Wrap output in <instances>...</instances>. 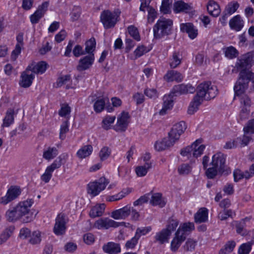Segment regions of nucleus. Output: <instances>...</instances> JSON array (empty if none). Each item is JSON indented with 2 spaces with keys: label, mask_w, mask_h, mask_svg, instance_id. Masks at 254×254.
I'll return each instance as SVG.
<instances>
[{
  "label": "nucleus",
  "mask_w": 254,
  "mask_h": 254,
  "mask_svg": "<svg viewBox=\"0 0 254 254\" xmlns=\"http://www.w3.org/2000/svg\"><path fill=\"white\" fill-rule=\"evenodd\" d=\"M242 78L237 81L234 89L235 93V97H238L241 103V107H250L251 104L250 98L244 94L245 90L248 87V83L244 82L243 77L245 76L243 72L241 73Z\"/></svg>",
  "instance_id": "39448f33"
},
{
  "label": "nucleus",
  "mask_w": 254,
  "mask_h": 254,
  "mask_svg": "<svg viewBox=\"0 0 254 254\" xmlns=\"http://www.w3.org/2000/svg\"><path fill=\"white\" fill-rule=\"evenodd\" d=\"M238 7V3H229L226 6L224 11L229 15H231L237 10Z\"/></svg>",
  "instance_id": "774afa93"
},
{
  "label": "nucleus",
  "mask_w": 254,
  "mask_h": 254,
  "mask_svg": "<svg viewBox=\"0 0 254 254\" xmlns=\"http://www.w3.org/2000/svg\"><path fill=\"white\" fill-rule=\"evenodd\" d=\"M194 229V225L192 222H187L181 224L176 232L179 231V234L184 236L185 239L192 231Z\"/></svg>",
  "instance_id": "4be33fe9"
},
{
  "label": "nucleus",
  "mask_w": 254,
  "mask_h": 254,
  "mask_svg": "<svg viewBox=\"0 0 254 254\" xmlns=\"http://www.w3.org/2000/svg\"><path fill=\"white\" fill-rule=\"evenodd\" d=\"M59 154L58 149L55 147H49L44 151L43 157L47 160L55 158Z\"/></svg>",
  "instance_id": "473e14b6"
},
{
  "label": "nucleus",
  "mask_w": 254,
  "mask_h": 254,
  "mask_svg": "<svg viewBox=\"0 0 254 254\" xmlns=\"http://www.w3.org/2000/svg\"><path fill=\"white\" fill-rule=\"evenodd\" d=\"M172 0H163L160 7V10L164 14H167L170 12Z\"/></svg>",
  "instance_id": "3c124183"
},
{
  "label": "nucleus",
  "mask_w": 254,
  "mask_h": 254,
  "mask_svg": "<svg viewBox=\"0 0 254 254\" xmlns=\"http://www.w3.org/2000/svg\"><path fill=\"white\" fill-rule=\"evenodd\" d=\"M164 78L167 82L173 81L181 82L183 80V76L181 73L177 71L172 70L168 71L164 75Z\"/></svg>",
  "instance_id": "c85d7f7f"
},
{
  "label": "nucleus",
  "mask_w": 254,
  "mask_h": 254,
  "mask_svg": "<svg viewBox=\"0 0 254 254\" xmlns=\"http://www.w3.org/2000/svg\"><path fill=\"white\" fill-rule=\"evenodd\" d=\"M208 212L207 208L203 207L199 209L194 214V221L196 223H204L208 220Z\"/></svg>",
  "instance_id": "5701e85b"
},
{
  "label": "nucleus",
  "mask_w": 254,
  "mask_h": 254,
  "mask_svg": "<svg viewBox=\"0 0 254 254\" xmlns=\"http://www.w3.org/2000/svg\"><path fill=\"white\" fill-rule=\"evenodd\" d=\"M171 234L168 231L167 229H163L161 231L156 233L154 237L155 242H158L162 245L165 243L168 242Z\"/></svg>",
  "instance_id": "a878e982"
},
{
  "label": "nucleus",
  "mask_w": 254,
  "mask_h": 254,
  "mask_svg": "<svg viewBox=\"0 0 254 254\" xmlns=\"http://www.w3.org/2000/svg\"><path fill=\"white\" fill-rule=\"evenodd\" d=\"M245 134L254 133V119L249 120L243 128Z\"/></svg>",
  "instance_id": "4d7b16f0"
},
{
  "label": "nucleus",
  "mask_w": 254,
  "mask_h": 254,
  "mask_svg": "<svg viewBox=\"0 0 254 254\" xmlns=\"http://www.w3.org/2000/svg\"><path fill=\"white\" fill-rule=\"evenodd\" d=\"M181 63V59L179 57V54L174 52L170 59V66L171 68H176Z\"/></svg>",
  "instance_id": "37998d69"
},
{
  "label": "nucleus",
  "mask_w": 254,
  "mask_h": 254,
  "mask_svg": "<svg viewBox=\"0 0 254 254\" xmlns=\"http://www.w3.org/2000/svg\"><path fill=\"white\" fill-rule=\"evenodd\" d=\"M94 59V54L88 55L81 58L76 66L77 70L81 72L89 69L93 64Z\"/></svg>",
  "instance_id": "4468645a"
},
{
  "label": "nucleus",
  "mask_w": 254,
  "mask_h": 254,
  "mask_svg": "<svg viewBox=\"0 0 254 254\" xmlns=\"http://www.w3.org/2000/svg\"><path fill=\"white\" fill-rule=\"evenodd\" d=\"M234 181L236 182L240 180L245 178L246 179V172H243L239 169L235 170L233 172Z\"/></svg>",
  "instance_id": "0e129e2a"
},
{
  "label": "nucleus",
  "mask_w": 254,
  "mask_h": 254,
  "mask_svg": "<svg viewBox=\"0 0 254 254\" xmlns=\"http://www.w3.org/2000/svg\"><path fill=\"white\" fill-rule=\"evenodd\" d=\"M252 245L250 243L243 244L240 246L238 250L239 254H248L252 249Z\"/></svg>",
  "instance_id": "bf43d9fd"
},
{
  "label": "nucleus",
  "mask_w": 254,
  "mask_h": 254,
  "mask_svg": "<svg viewBox=\"0 0 254 254\" xmlns=\"http://www.w3.org/2000/svg\"><path fill=\"white\" fill-rule=\"evenodd\" d=\"M252 61L253 56L250 53L243 55L240 59L238 60L236 64V67L238 70H241L238 80L242 78L241 73L243 72L245 74V76L243 77L244 82L249 83L251 81L254 83V73L247 69Z\"/></svg>",
  "instance_id": "f03ea898"
},
{
  "label": "nucleus",
  "mask_w": 254,
  "mask_h": 254,
  "mask_svg": "<svg viewBox=\"0 0 254 254\" xmlns=\"http://www.w3.org/2000/svg\"><path fill=\"white\" fill-rule=\"evenodd\" d=\"M186 128L187 126L184 122L176 124L168 133V138H164L160 141H156L154 145L155 149L160 151L173 146Z\"/></svg>",
  "instance_id": "f257e3e1"
},
{
  "label": "nucleus",
  "mask_w": 254,
  "mask_h": 254,
  "mask_svg": "<svg viewBox=\"0 0 254 254\" xmlns=\"http://www.w3.org/2000/svg\"><path fill=\"white\" fill-rule=\"evenodd\" d=\"M229 25L231 29L240 31L244 27V21L239 15H237L229 21Z\"/></svg>",
  "instance_id": "393cba45"
},
{
  "label": "nucleus",
  "mask_w": 254,
  "mask_h": 254,
  "mask_svg": "<svg viewBox=\"0 0 254 254\" xmlns=\"http://www.w3.org/2000/svg\"><path fill=\"white\" fill-rule=\"evenodd\" d=\"M111 149L107 147H103L99 152V157L101 161L106 160L111 155Z\"/></svg>",
  "instance_id": "603ef678"
},
{
  "label": "nucleus",
  "mask_w": 254,
  "mask_h": 254,
  "mask_svg": "<svg viewBox=\"0 0 254 254\" xmlns=\"http://www.w3.org/2000/svg\"><path fill=\"white\" fill-rule=\"evenodd\" d=\"M116 119V116H106L103 119L102 124V127L108 130L110 128L111 125L114 122Z\"/></svg>",
  "instance_id": "79ce46f5"
},
{
  "label": "nucleus",
  "mask_w": 254,
  "mask_h": 254,
  "mask_svg": "<svg viewBox=\"0 0 254 254\" xmlns=\"http://www.w3.org/2000/svg\"><path fill=\"white\" fill-rule=\"evenodd\" d=\"M48 66V64L45 62L41 61L37 64L33 63L27 67L33 74H42L45 72Z\"/></svg>",
  "instance_id": "6ab92c4d"
},
{
  "label": "nucleus",
  "mask_w": 254,
  "mask_h": 254,
  "mask_svg": "<svg viewBox=\"0 0 254 254\" xmlns=\"http://www.w3.org/2000/svg\"><path fill=\"white\" fill-rule=\"evenodd\" d=\"M192 7L190 4L185 3L181 0H176L174 3L173 9L175 13L184 12L188 13L191 10Z\"/></svg>",
  "instance_id": "412c9836"
},
{
  "label": "nucleus",
  "mask_w": 254,
  "mask_h": 254,
  "mask_svg": "<svg viewBox=\"0 0 254 254\" xmlns=\"http://www.w3.org/2000/svg\"><path fill=\"white\" fill-rule=\"evenodd\" d=\"M233 212L231 209H224L220 211L218 214V218L220 220H225L229 217H232Z\"/></svg>",
  "instance_id": "a18cd8bd"
},
{
  "label": "nucleus",
  "mask_w": 254,
  "mask_h": 254,
  "mask_svg": "<svg viewBox=\"0 0 254 254\" xmlns=\"http://www.w3.org/2000/svg\"><path fill=\"white\" fill-rule=\"evenodd\" d=\"M65 216L64 214H59L56 219L54 232L57 235H62L65 233L66 227Z\"/></svg>",
  "instance_id": "dca6fc26"
},
{
  "label": "nucleus",
  "mask_w": 254,
  "mask_h": 254,
  "mask_svg": "<svg viewBox=\"0 0 254 254\" xmlns=\"http://www.w3.org/2000/svg\"><path fill=\"white\" fill-rule=\"evenodd\" d=\"M236 242L234 241H228L224 246V248L222 249L219 254H229L231 253L236 246Z\"/></svg>",
  "instance_id": "ea45409f"
},
{
  "label": "nucleus",
  "mask_w": 254,
  "mask_h": 254,
  "mask_svg": "<svg viewBox=\"0 0 254 254\" xmlns=\"http://www.w3.org/2000/svg\"><path fill=\"white\" fill-rule=\"evenodd\" d=\"M105 100L104 98L98 99L94 104V109L96 113H100L105 108Z\"/></svg>",
  "instance_id": "09e8293b"
},
{
  "label": "nucleus",
  "mask_w": 254,
  "mask_h": 254,
  "mask_svg": "<svg viewBox=\"0 0 254 254\" xmlns=\"http://www.w3.org/2000/svg\"><path fill=\"white\" fill-rule=\"evenodd\" d=\"M151 230V227H146L143 228H138L136 230L135 236L139 239L141 236L145 235Z\"/></svg>",
  "instance_id": "69168bd1"
},
{
  "label": "nucleus",
  "mask_w": 254,
  "mask_h": 254,
  "mask_svg": "<svg viewBox=\"0 0 254 254\" xmlns=\"http://www.w3.org/2000/svg\"><path fill=\"white\" fill-rule=\"evenodd\" d=\"M129 115L128 113L123 111L117 118V122L114 126V129L117 131H125L127 128L129 123Z\"/></svg>",
  "instance_id": "f8f14e48"
},
{
  "label": "nucleus",
  "mask_w": 254,
  "mask_h": 254,
  "mask_svg": "<svg viewBox=\"0 0 254 254\" xmlns=\"http://www.w3.org/2000/svg\"><path fill=\"white\" fill-rule=\"evenodd\" d=\"M173 21L170 19L160 17L153 26L154 38L160 39L172 33Z\"/></svg>",
  "instance_id": "7ed1b4c3"
},
{
  "label": "nucleus",
  "mask_w": 254,
  "mask_h": 254,
  "mask_svg": "<svg viewBox=\"0 0 254 254\" xmlns=\"http://www.w3.org/2000/svg\"><path fill=\"white\" fill-rule=\"evenodd\" d=\"M68 154L63 153L60 155L51 165L47 167L53 172L55 169L60 168L63 164H64L66 162Z\"/></svg>",
  "instance_id": "b1692460"
},
{
  "label": "nucleus",
  "mask_w": 254,
  "mask_h": 254,
  "mask_svg": "<svg viewBox=\"0 0 254 254\" xmlns=\"http://www.w3.org/2000/svg\"><path fill=\"white\" fill-rule=\"evenodd\" d=\"M105 209L104 204H100L93 206L89 212V215L92 218H95L102 216Z\"/></svg>",
  "instance_id": "2f4dec72"
},
{
  "label": "nucleus",
  "mask_w": 254,
  "mask_h": 254,
  "mask_svg": "<svg viewBox=\"0 0 254 254\" xmlns=\"http://www.w3.org/2000/svg\"><path fill=\"white\" fill-rule=\"evenodd\" d=\"M180 29L182 32L188 33L189 37L191 39L196 38L198 35L197 29L191 23L181 24Z\"/></svg>",
  "instance_id": "aec40b11"
},
{
  "label": "nucleus",
  "mask_w": 254,
  "mask_h": 254,
  "mask_svg": "<svg viewBox=\"0 0 254 254\" xmlns=\"http://www.w3.org/2000/svg\"><path fill=\"white\" fill-rule=\"evenodd\" d=\"M131 207L127 205L121 209L113 211L111 216L115 219H125L130 214Z\"/></svg>",
  "instance_id": "a211bd4d"
},
{
  "label": "nucleus",
  "mask_w": 254,
  "mask_h": 254,
  "mask_svg": "<svg viewBox=\"0 0 254 254\" xmlns=\"http://www.w3.org/2000/svg\"><path fill=\"white\" fill-rule=\"evenodd\" d=\"M247 220H248L247 218L242 219L236 225L237 233L242 236H246L248 234L247 231L245 229L246 226L245 222Z\"/></svg>",
  "instance_id": "58836bf2"
},
{
  "label": "nucleus",
  "mask_w": 254,
  "mask_h": 254,
  "mask_svg": "<svg viewBox=\"0 0 254 254\" xmlns=\"http://www.w3.org/2000/svg\"><path fill=\"white\" fill-rule=\"evenodd\" d=\"M119 15L109 10L103 11L100 15V19L105 29L114 27L118 21Z\"/></svg>",
  "instance_id": "1a4fd4ad"
},
{
  "label": "nucleus",
  "mask_w": 254,
  "mask_h": 254,
  "mask_svg": "<svg viewBox=\"0 0 254 254\" xmlns=\"http://www.w3.org/2000/svg\"><path fill=\"white\" fill-rule=\"evenodd\" d=\"M196 242L191 239H189L186 242L183 248L186 251H192L194 250Z\"/></svg>",
  "instance_id": "052dcab7"
},
{
  "label": "nucleus",
  "mask_w": 254,
  "mask_h": 254,
  "mask_svg": "<svg viewBox=\"0 0 254 254\" xmlns=\"http://www.w3.org/2000/svg\"><path fill=\"white\" fill-rule=\"evenodd\" d=\"M71 79V76L69 74H67L65 75H63L60 76L56 82V87H60L64 84L67 83L68 81H69Z\"/></svg>",
  "instance_id": "13d9d810"
},
{
  "label": "nucleus",
  "mask_w": 254,
  "mask_h": 254,
  "mask_svg": "<svg viewBox=\"0 0 254 254\" xmlns=\"http://www.w3.org/2000/svg\"><path fill=\"white\" fill-rule=\"evenodd\" d=\"M152 168L151 162H146L144 165L139 166L135 168V173L138 177L145 176L148 170Z\"/></svg>",
  "instance_id": "72a5a7b5"
},
{
  "label": "nucleus",
  "mask_w": 254,
  "mask_h": 254,
  "mask_svg": "<svg viewBox=\"0 0 254 254\" xmlns=\"http://www.w3.org/2000/svg\"><path fill=\"white\" fill-rule=\"evenodd\" d=\"M108 183L104 177L101 178L98 181L90 183L88 185V193L95 196L104 190Z\"/></svg>",
  "instance_id": "9d476101"
},
{
  "label": "nucleus",
  "mask_w": 254,
  "mask_h": 254,
  "mask_svg": "<svg viewBox=\"0 0 254 254\" xmlns=\"http://www.w3.org/2000/svg\"><path fill=\"white\" fill-rule=\"evenodd\" d=\"M203 100L200 98L194 96L193 101L190 103L188 110V112L189 114H193L198 109L199 106L202 103Z\"/></svg>",
  "instance_id": "c9c22d12"
},
{
  "label": "nucleus",
  "mask_w": 254,
  "mask_h": 254,
  "mask_svg": "<svg viewBox=\"0 0 254 254\" xmlns=\"http://www.w3.org/2000/svg\"><path fill=\"white\" fill-rule=\"evenodd\" d=\"M195 90V88L190 84H179L173 87L170 95L176 96L182 94L193 93Z\"/></svg>",
  "instance_id": "2eb2a0df"
},
{
  "label": "nucleus",
  "mask_w": 254,
  "mask_h": 254,
  "mask_svg": "<svg viewBox=\"0 0 254 254\" xmlns=\"http://www.w3.org/2000/svg\"><path fill=\"white\" fill-rule=\"evenodd\" d=\"M164 103L162 109L160 111L159 114L161 115H164L166 114V111L168 110L171 109L173 106V101L172 99V98L169 96H164Z\"/></svg>",
  "instance_id": "f704fd0d"
},
{
  "label": "nucleus",
  "mask_w": 254,
  "mask_h": 254,
  "mask_svg": "<svg viewBox=\"0 0 254 254\" xmlns=\"http://www.w3.org/2000/svg\"><path fill=\"white\" fill-rule=\"evenodd\" d=\"M124 222H118L108 217L101 218L96 220L94 227L98 229H109L110 228H117L123 226Z\"/></svg>",
  "instance_id": "9b49d317"
},
{
  "label": "nucleus",
  "mask_w": 254,
  "mask_h": 254,
  "mask_svg": "<svg viewBox=\"0 0 254 254\" xmlns=\"http://www.w3.org/2000/svg\"><path fill=\"white\" fill-rule=\"evenodd\" d=\"M179 233V231L176 232L175 236L171 243V250L174 252L178 251L182 242L186 240L185 237L180 235Z\"/></svg>",
  "instance_id": "cd10ccee"
},
{
  "label": "nucleus",
  "mask_w": 254,
  "mask_h": 254,
  "mask_svg": "<svg viewBox=\"0 0 254 254\" xmlns=\"http://www.w3.org/2000/svg\"><path fill=\"white\" fill-rule=\"evenodd\" d=\"M191 171V167L188 164H183L178 168L180 175H185L189 174Z\"/></svg>",
  "instance_id": "6e6d98bb"
},
{
  "label": "nucleus",
  "mask_w": 254,
  "mask_h": 254,
  "mask_svg": "<svg viewBox=\"0 0 254 254\" xmlns=\"http://www.w3.org/2000/svg\"><path fill=\"white\" fill-rule=\"evenodd\" d=\"M30 71H31L28 69L27 67L25 70L21 73L19 81V85L21 87L28 88L31 85L35 75L33 73L29 74Z\"/></svg>",
  "instance_id": "f3484780"
},
{
  "label": "nucleus",
  "mask_w": 254,
  "mask_h": 254,
  "mask_svg": "<svg viewBox=\"0 0 254 254\" xmlns=\"http://www.w3.org/2000/svg\"><path fill=\"white\" fill-rule=\"evenodd\" d=\"M252 137L250 135H248V134H245V133L242 137L237 138V141L240 142L241 146L242 147H244L248 145Z\"/></svg>",
  "instance_id": "e2e57ef3"
},
{
  "label": "nucleus",
  "mask_w": 254,
  "mask_h": 254,
  "mask_svg": "<svg viewBox=\"0 0 254 254\" xmlns=\"http://www.w3.org/2000/svg\"><path fill=\"white\" fill-rule=\"evenodd\" d=\"M96 47V41L94 38H91L85 43V53L89 55L93 54Z\"/></svg>",
  "instance_id": "a19ab883"
},
{
  "label": "nucleus",
  "mask_w": 254,
  "mask_h": 254,
  "mask_svg": "<svg viewBox=\"0 0 254 254\" xmlns=\"http://www.w3.org/2000/svg\"><path fill=\"white\" fill-rule=\"evenodd\" d=\"M226 155L223 153L221 152L217 153L212 156V161L210 164L218 169L219 173H226L228 174L230 170L226 165Z\"/></svg>",
  "instance_id": "6e6552de"
},
{
  "label": "nucleus",
  "mask_w": 254,
  "mask_h": 254,
  "mask_svg": "<svg viewBox=\"0 0 254 254\" xmlns=\"http://www.w3.org/2000/svg\"><path fill=\"white\" fill-rule=\"evenodd\" d=\"M33 203L34 200L32 199H28L26 200L20 201L17 204L22 217H23L22 222L29 223L34 219L33 213L30 210V208Z\"/></svg>",
  "instance_id": "0eeeda50"
},
{
  "label": "nucleus",
  "mask_w": 254,
  "mask_h": 254,
  "mask_svg": "<svg viewBox=\"0 0 254 254\" xmlns=\"http://www.w3.org/2000/svg\"><path fill=\"white\" fill-rule=\"evenodd\" d=\"M81 10L78 6H74L70 13L71 18L72 21L78 20L81 14Z\"/></svg>",
  "instance_id": "338daca9"
},
{
  "label": "nucleus",
  "mask_w": 254,
  "mask_h": 254,
  "mask_svg": "<svg viewBox=\"0 0 254 254\" xmlns=\"http://www.w3.org/2000/svg\"><path fill=\"white\" fill-rule=\"evenodd\" d=\"M5 217L9 222H15L19 220L13 208L7 210L5 213Z\"/></svg>",
  "instance_id": "8fccbe9b"
},
{
  "label": "nucleus",
  "mask_w": 254,
  "mask_h": 254,
  "mask_svg": "<svg viewBox=\"0 0 254 254\" xmlns=\"http://www.w3.org/2000/svg\"><path fill=\"white\" fill-rule=\"evenodd\" d=\"M208 13L214 17H217L221 12L219 5L214 0H210L207 5Z\"/></svg>",
  "instance_id": "7c9ffc66"
},
{
  "label": "nucleus",
  "mask_w": 254,
  "mask_h": 254,
  "mask_svg": "<svg viewBox=\"0 0 254 254\" xmlns=\"http://www.w3.org/2000/svg\"><path fill=\"white\" fill-rule=\"evenodd\" d=\"M21 193L19 188L11 186L8 190L5 196L0 197V203L5 205L16 198Z\"/></svg>",
  "instance_id": "ddd939ff"
},
{
  "label": "nucleus",
  "mask_w": 254,
  "mask_h": 254,
  "mask_svg": "<svg viewBox=\"0 0 254 254\" xmlns=\"http://www.w3.org/2000/svg\"><path fill=\"white\" fill-rule=\"evenodd\" d=\"M179 221L173 217H171L168 220V223L167 225L166 229L171 234L172 232L174 231L177 227L178 226Z\"/></svg>",
  "instance_id": "c03bdc74"
},
{
  "label": "nucleus",
  "mask_w": 254,
  "mask_h": 254,
  "mask_svg": "<svg viewBox=\"0 0 254 254\" xmlns=\"http://www.w3.org/2000/svg\"><path fill=\"white\" fill-rule=\"evenodd\" d=\"M206 170L205 174L209 179H213L219 173L218 169L213 166Z\"/></svg>",
  "instance_id": "680f3d73"
},
{
  "label": "nucleus",
  "mask_w": 254,
  "mask_h": 254,
  "mask_svg": "<svg viewBox=\"0 0 254 254\" xmlns=\"http://www.w3.org/2000/svg\"><path fill=\"white\" fill-rule=\"evenodd\" d=\"M93 150L91 145H87L81 147L77 152V156L81 159L84 158L89 156Z\"/></svg>",
  "instance_id": "e433bc0d"
},
{
  "label": "nucleus",
  "mask_w": 254,
  "mask_h": 254,
  "mask_svg": "<svg viewBox=\"0 0 254 254\" xmlns=\"http://www.w3.org/2000/svg\"><path fill=\"white\" fill-rule=\"evenodd\" d=\"M14 121V111L12 109H8L6 115L3 120V127H8L11 125Z\"/></svg>",
  "instance_id": "4c0bfd02"
},
{
  "label": "nucleus",
  "mask_w": 254,
  "mask_h": 254,
  "mask_svg": "<svg viewBox=\"0 0 254 254\" xmlns=\"http://www.w3.org/2000/svg\"><path fill=\"white\" fill-rule=\"evenodd\" d=\"M68 121H64L61 126L60 132V138L64 140L65 138V133L68 131Z\"/></svg>",
  "instance_id": "5fc2aeb1"
},
{
  "label": "nucleus",
  "mask_w": 254,
  "mask_h": 254,
  "mask_svg": "<svg viewBox=\"0 0 254 254\" xmlns=\"http://www.w3.org/2000/svg\"><path fill=\"white\" fill-rule=\"evenodd\" d=\"M127 31L129 34L135 40L139 41L140 40V35L137 29L133 25L128 27Z\"/></svg>",
  "instance_id": "864d4df0"
},
{
  "label": "nucleus",
  "mask_w": 254,
  "mask_h": 254,
  "mask_svg": "<svg viewBox=\"0 0 254 254\" xmlns=\"http://www.w3.org/2000/svg\"><path fill=\"white\" fill-rule=\"evenodd\" d=\"M201 142V139H197L191 145L182 149L180 154L184 157H187L189 159L191 157L197 158L201 155L205 148L204 145L200 144Z\"/></svg>",
  "instance_id": "423d86ee"
},
{
  "label": "nucleus",
  "mask_w": 254,
  "mask_h": 254,
  "mask_svg": "<svg viewBox=\"0 0 254 254\" xmlns=\"http://www.w3.org/2000/svg\"><path fill=\"white\" fill-rule=\"evenodd\" d=\"M13 228L10 227L6 229L0 236V245L5 242L12 234Z\"/></svg>",
  "instance_id": "49530a36"
},
{
  "label": "nucleus",
  "mask_w": 254,
  "mask_h": 254,
  "mask_svg": "<svg viewBox=\"0 0 254 254\" xmlns=\"http://www.w3.org/2000/svg\"><path fill=\"white\" fill-rule=\"evenodd\" d=\"M224 50L225 56L229 59H233L238 55L237 50L232 46L227 47Z\"/></svg>",
  "instance_id": "de8ad7c7"
},
{
  "label": "nucleus",
  "mask_w": 254,
  "mask_h": 254,
  "mask_svg": "<svg viewBox=\"0 0 254 254\" xmlns=\"http://www.w3.org/2000/svg\"><path fill=\"white\" fill-rule=\"evenodd\" d=\"M218 93L216 86L212 85L210 81H204L199 84L196 88L195 96L202 100H209L215 97Z\"/></svg>",
  "instance_id": "20e7f679"
},
{
  "label": "nucleus",
  "mask_w": 254,
  "mask_h": 254,
  "mask_svg": "<svg viewBox=\"0 0 254 254\" xmlns=\"http://www.w3.org/2000/svg\"><path fill=\"white\" fill-rule=\"evenodd\" d=\"M150 203L153 206H159L161 208L166 205V202L160 193H153L151 197Z\"/></svg>",
  "instance_id": "c756f323"
},
{
  "label": "nucleus",
  "mask_w": 254,
  "mask_h": 254,
  "mask_svg": "<svg viewBox=\"0 0 254 254\" xmlns=\"http://www.w3.org/2000/svg\"><path fill=\"white\" fill-rule=\"evenodd\" d=\"M104 252L109 254H117L121 252L120 246L114 242H108L103 246Z\"/></svg>",
  "instance_id": "bb28decb"
}]
</instances>
